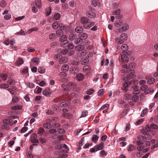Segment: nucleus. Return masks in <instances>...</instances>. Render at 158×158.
<instances>
[{"label":"nucleus","instance_id":"nucleus-6","mask_svg":"<svg viewBox=\"0 0 158 158\" xmlns=\"http://www.w3.org/2000/svg\"><path fill=\"white\" fill-rule=\"evenodd\" d=\"M31 141L32 143H38L39 140L37 139V135L35 133L33 134L31 137Z\"/></svg>","mask_w":158,"mask_h":158},{"label":"nucleus","instance_id":"nucleus-52","mask_svg":"<svg viewBox=\"0 0 158 158\" xmlns=\"http://www.w3.org/2000/svg\"><path fill=\"white\" fill-rule=\"evenodd\" d=\"M51 12V8L50 7H48L46 10V12L47 16H48L50 14Z\"/></svg>","mask_w":158,"mask_h":158},{"label":"nucleus","instance_id":"nucleus-39","mask_svg":"<svg viewBox=\"0 0 158 158\" xmlns=\"http://www.w3.org/2000/svg\"><path fill=\"white\" fill-rule=\"evenodd\" d=\"M22 108V106L20 105L15 106L11 107L12 109L13 110H21Z\"/></svg>","mask_w":158,"mask_h":158},{"label":"nucleus","instance_id":"nucleus-32","mask_svg":"<svg viewBox=\"0 0 158 158\" xmlns=\"http://www.w3.org/2000/svg\"><path fill=\"white\" fill-rule=\"evenodd\" d=\"M35 3L38 8H41V0H35Z\"/></svg>","mask_w":158,"mask_h":158},{"label":"nucleus","instance_id":"nucleus-29","mask_svg":"<svg viewBox=\"0 0 158 158\" xmlns=\"http://www.w3.org/2000/svg\"><path fill=\"white\" fill-rule=\"evenodd\" d=\"M79 62V60L76 58H74L72 61V63L74 65H77L78 64Z\"/></svg>","mask_w":158,"mask_h":158},{"label":"nucleus","instance_id":"nucleus-24","mask_svg":"<svg viewBox=\"0 0 158 158\" xmlns=\"http://www.w3.org/2000/svg\"><path fill=\"white\" fill-rule=\"evenodd\" d=\"M67 86L68 88L70 89H72L74 88L75 86V84L73 82H69L67 85Z\"/></svg>","mask_w":158,"mask_h":158},{"label":"nucleus","instance_id":"nucleus-12","mask_svg":"<svg viewBox=\"0 0 158 158\" xmlns=\"http://www.w3.org/2000/svg\"><path fill=\"white\" fill-rule=\"evenodd\" d=\"M86 15L90 18H94L96 16L95 14L91 11H89L86 13Z\"/></svg>","mask_w":158,"mask_h":158},{"label":"nucleus","instance_id":"nucleus-13","mask_svg":"<svg viewBox=\"0 0 158 158\" xmlns=\"http://www.w3.org/2000/svg\"><path fill=\"white\" fill-rule=\"evenodd\" d=\"M128 47L127 44H123L121 46V49L123 50V54L127 53V51L128 49Z\"/></svg>","mask_w":158,"mask_h":158},{"label":"nucleus","instance_id":"nucleus-34","mask_svg":"<svg viewBox=\"0 0 158 158\" xmlns=\"http://www.w3.org/2000/svg\"><path fill=\"white\" fill-rule=\"evenodd\" d=\"M121 13V10L119 9H118L114 11L112 14L113 15H119Z\"/></svg>","mask_w":158,"mask_h":158},{"label":"nucleus","instance_id":"nucleus-5","mask_svg":"<svg viewBox=\"0 0 158 158\" xmlns=\"http://www.w3.org/2000/svg\"><path fill=\"white\" fill-rule=\"evenodd\" d=\"M132 86L131 90L133 91L134 94H137L140 92V90L139 89V87L137 85H134Z\"/></svg>","mask_w":158,"mask_h":158},{"label":"nucleus","instance_id":"nucleus-64","mask_svg":"<svg viewBox=\"0 0 158 158\" xmlns=\"http://www.w3.org/2000/svg\"><path fill=\"white\" fill-rule=\"evenodd\" d=\"M28 72V68H26L23 69L22 70V73L23 74H25Z\"/></svg>","mask_w":158,"mask_h":158},{"label":"nucleus","instance_id":"nucleus-16","mask_svg":"<svg viewBox=\"0 0 158 158\" xmlns=\"http://www.w3.org/2000/svg\"><path fill=\"white\" fill-rule=\"evenodd\" d=\"M89 21V18L85 17H82L81 19V23L83 24V25L88 23Z\"/></svg>","mask_w":158,"mask_h":158},{"label":"nucleus","instance_id":"nucleus-49","mask_svg":"<svg viewBox=\"0 0 158 158\" xmlns=\"http://www.w3.org/2000/svg\"><path fill=\"white\" fill-rule=\"evenodd\" d=\"M153 92V90L151 88H148L145 90V91H144V92L146 94H148L151 92Z\"/></svg>","mask_w":158,"mask_h":158},{"label":"nucleus","instance_id":"nucleus-27","mask_svg":"<svg viewBox=\"0 0 158 158\" xmlns=\"http://www.w3.org/2000/svg\"><path fill=\"white\" fill-rule=\"evenodd\" d=\"M7 77V75L6 73H3L0 74V77L3 81H5L6 80Z\"/></svg>","mask_w":158,"mask_h":158},{"label":"nucleus","instance_id":"nucleus-22","mask_svg":"<svg viewBox=\"0 0 158 158\" xmlns=\"http://www.w3.org/2000/svg\"><path fill=\"white\" fill-rule=\"evenodd\" d=\"M83 30V28L81 26L77 27L75 29V31L77 33H81Z\"/></svg>","mask_w":158,"mask_h":158},{"label":"nucleus","instance_id":"nucleus-51","mask_svg":"<svg viewBox=\"0 0 158 158\" xmlns=\"http://www.w3.org/2000/svg\"><path fill=\"white\" fill-rule=\"evenodd\" d=\"M85 50L84 49L81 51H79L78 53V55L80 56H82L85 55Z\"/></svg>","mask_w":158,"mask_h":158},{"label":"nucleus","instance_id":"nucleus-17","mask_svg":"<svg viewBox=\"0 0 158 158\" xmlns=\"http://www.w3.org/2000/svg\"><path fill=\"white\" fill-rule=\"evenodd\" d=\"M126 53H125L124 55L121 56V59L122 61L125 62L128 61L129 57L127 56Z\"/></svg>","mask_w":158,"mask_h":158},{"label":"nucleus","instance_id":"nucleus-61","mask_svg":"<svg viewBox=\"0 0 158 158\" xmlns=\"http://www.w3.org/2000/svg\"><path fill=\"white\" fill-rule=\"evenodd\" d=\"M69 6L72 7H74L76 5V3L73 1H71L69 3Z\"/></svg>","mask_w":158,"mask_h":158},{"label":"nucleus","instance_id":"nucleus-43","mask_svg":"<svg viewBox=\"0 0 158 158\" xmlns=\"http://www.w3.org/2000/svg\"><path fill=\"white\" fill-rule=\"evenodd\" d=\"M151 128V129H154L155 130L157 129H158V126L156 124L153 123L150 124Z\"/></svg>","mask_w":158,"mask_h":158},{"label":"nucleus","instance_id":"nucleus-14","mask_svg":"<svg viewBox=\"0 0 158 158\" xmlns=\"http://www.w3.org/2000/svg\"><path fill=\"white\" fill-rule=\"evenodd\" d=\"M76 79L79 81H81L84 78V75L82 74L79 73L76 75Z\"/></svg>","mask_w":158,"mask_h":158},{"label":"nucleus","instance_id":"nucleus-3","mask_svg":"<svg viewBox=\"0 0 158 158\" xmlns=\"http://www.w3.org/2000/svg\"><path fill=\"white\" fill-rule=\"evenodd\" d=\"M135 70L133 69H130L129 72L130 73L127 74L126 76L123 78V80L127 81H129L131 79L134 78L135 77L134 74L135 73Z\"/></svg>","mask_w":158,"mask_h":158},{"label":"nucleus","instance_id":"nucleus-28","mask_svg":"<svg viewBox=\"0 0 158 158\" xmlns=\"http://www.w3.org/2000/svg\"><path fill=\"white\" fill-rule=\"evenodd\" d=\"M82 42V40L80 37L77 38L74 40V43L76 44H81Z\"/></svg>","mask_w":158,"mask_h":158},{"label":"nucleus","instance_id":"nucleus-62","mask_svg":"<svg viewBox=\"0 0 158 158\" xmlns=\"http://www.w3.org/2000/svg\"><path fill=\"white\" fill-rule=\"evenodd\" d=\"M94 91V90L93 89H89L87 90L86 93L87 94H88V95L91 94L93 93Z\"/></svg>","mask_w":158,"mask_h":158},{"label":"nucleus","instance_id":"nucleus-47","mask_svg":"<svg viewBox=\"0 0 158 158\" xmlns=\"http://www.w3.org/2000/svg\"><path fill=\"white\" fill-rule=\"evenodd\" d=\"M67 37L66 35H63L60 38V41L61 42L66 41Z\"/></svg>","mask_w":158,"mask_h":158},{"label":"nucleus","instance_id":"nucleus-42","mask_svg":"<svg viewBox=\"0 0 158 158\" xmlns=\"http://www.w3.org/2000/svg\"><path fill=\"white\" fill-rule=\"evenodd\" d=\"M56 33L57 35L59 37H60L63 34V31L60 30H57Z\"/></svg>","mask_w":158,"mask_h":158},{"label":"nucleus","instance_id":"nucleus-37","mask_svg":"<svg viewBox=\"0 0 158 158\" xmlns=\"http://www.w3.org/2000/svg\"><path fill=\"white\" fill-rule=\"evenodd\" d=\"M135 148V146L132 144H130L127 148L128 151H132Z\"/></svg>","mask_w":158,"mask_h":158},{"label":"nucleus","instance_id":"nucleus-20","mask_svg":"<svg viewBox=\"0 0 158 158\" xmlns=\"http://www.w3.org/2000/svg\"><path fill=\"white\" fill-rule=\"evenodd\" d=\"M79 36L82 40H85L88 37V35L86 33L82 32L79 34Z\"/></svg>","mask_w":158,"mask_h":158},{"label":"nucleus","instance_id":"nucleus-35","mask_svg":"<svg viewBox=\"0 0 158 158\" xmlns=\"http://www.w3.org/2000/svg\"><path fill=\"white\" fill-rule=\"evenodd\" d=\"M44 127L47 129H50L52 127V126L49 123H46L43 124Z\"/></svg>","mask_w":158,"mask_h":158},{"label":"nucleus","instance_id":"nucleus-40","mask_svg":"<svg viewBox=\"0 0 158 158\" xmlns=\"http://www.w3.org/2000/svg\"><path fill=\"white\" fill-rule=\"evenodd\" d=\"M54 16L55 19L58 20L60 18L61 15L59 13H56L55 14Z\"/></svg>","mask_w":158,"mask_h":158},{"label":"nucleus","instance_id":"nucleus-38","mask_svg":"<svg viewBox=\"0 0 158 158\" xmlns=\"http://www.w3.org/2000/svg\"><path fill=\"white\" fill-rule=\"evenodd\" d=\"M69 105V103L68 102H62L59 104V106L61 107H66Z\"/></svg>","mask_w":158,"mask_h":158},{"label":"nucleus","instance_id":"nucleus-54","mask_svg":"<svg viewBox=\"0 0 158 158\" xmlns=\"http://www.w3.org/2000/svg\"><path fill=\"white\" fill-rule=\"evenodd\" d=\"M148 111V109H144L142 111L141 114L140 115V116L142 117H143L144 115L146 114Z\"/></svg>","mask_w":158,"mask_h":158},{"label":"nucleus","instance_id":"nucleus-57","mask_svg":"<svg viewBox=\"0 0 158 158\" xmlns=\"http://www.w3.org/2000/svg\"><path fill=\"white\" fill-rule=\"evenodd\" d=\"M6 5V2L4 0H2L1 2L0 6L2 8H4Z\"/></svg>","mask_w":158,"mask_h":158},{"label":"nucleus","instance_id":"nucleus-15","mask_svg":"<svg viewBox=\"0 0 158 158\" xmlns=\"http://www.w3.org/2000/svg\"><path fill=\"white\" fill-rule=\"evenodd\" d=\"M45 130L43 128L41 127L39 129L37 132L38 135L40 136H42L44 134Z\"/></svg>","mask_w":158,"mask_h":158},{"label":"nucleus","instance_id":"nucleus-19","mask_svg":"<svg viewBox=\"0 0 158 158\" xmlns=\"http://www.w3.org/2000/svg\"><path fill=\"white\" fill-rule=\"evenodd\" d=\"M127 35L126 33H123L120 36V39H121L123 42L127 40Z\"/></svg>","mask_w":158,"mask_h":158},{"label":"nucleus","instance_id":"nucleus-11","mask_svg":"<svg viewBox=\"0 0 158 158\" xmlns=\"http://www.w3.org/2000/svg\"><path fill=\"white\" fill-rule=\"evenodd\" d=\"M68 60V59L67 57L62 56L60 59L59 63L60 64H63L66 63Z\"/></svg>","mask_w":158,"mask_h":158},{"label":"nucleus","instance_id":"nucleus-4","mask_svg":"<svg viewBox=\"0 0 158 158\" xmlns=\"http://www.w3.org/2000/svg\"><path fill=\"white\" fill-rule=\"evenodd\" d=\"M129 28V26L127 24H123L122 26L119 28L118 30L119 32L122 33L123 32L126 31L128 30Z\"/></svg>","mask_w":158,"mask_h":158},{"label":"nucleus","instance_id":"nucleus-60","mask_svg":"<svg viewBox=\"0 0 158 158\" xmlns=\"http://www.w3.org/2000/svg\"><path fill=\"white\" fill-rule=\"evenodd\" d=\"M58 132L60 134H63L65 133V130L63 128H59L57 129Z\"/></svg>","mask_w":158,"mask_h":158},{"label":"nucleus","instance_id":"nucleus-59","mask_svg":"<svg viewBox=\"0 0 158 158\" xmlns=\"http://www.w3.org/2000/svg\"><path fill=\"white\" fill-rule=\"evenodd\" d=\"M58 26L59 25L57 22L54 23L52 25L53 28L55 29H57Z\"/></svg>","mask_w":158,"mask_h":158},{"label":"nucleus","instance_id":"nucleus-58","mask_svg":"<svg viewBox=\"0 0 158 158\" xmlns=\"http://www.w3.org/2000/svg\"><path fill=\"white\" fill-rule=\"evenodd\" d=\"M98 136L97 135H93L91 139L93 141H97L98 140Z\"/></svg>","mask_w":158,"mask_h":158},{"label":"nucleus","instance_id":"nucleus-25","mask_svg":"<svg viewBox=\"0 0 158 158\" xmlns=\"http://www.w3.org/2000/svg\"><path fill=\"white\" fill-rule=\"evenodd\" d=\"M131 95L128 94H125L124 95V98L125 100H129L131 98Z\"/></svg>","mask_w":158,"mask_h":158},{"label":"nucleus","instance_id":"nucleus-31","mask_svg":"<svg viewBox=\"0 0 158 158\" xmlns=\"http://www.w3.org/2000/svg\"><path fill=\"white\" fill-rule=\"evenodd\" d=\"M84 47L83 45H80L76 46L75 48V49L76 51H80L82 50H84Z\"/></svg>","mask_w":158,"mask_h":158},{"label":"nucleus","instance_id":"nucleus-23","mask_svg":"<svg viewBox=\"0 0 158 158\" xmlns=\"http://www.w3.org/2000/svg\"><path fill=\"white\" fill-rule=\"evenodd\" d=\"M155 79L153 77H151L148 78L147 80V83L148 84L151 85L154 83Z\"/></svg>","mask_w":158,"mask_h":158},{"label":"nucleus","instance_id":"nucleus-55","mask_svg":"<svg viewBox=\"0 0 158 158\" xmlns=\"http://www.w3.org/2000/svg\"><path fill=\"white\" fill-rule=\"evenodd\" d=\"M88 112L87 111H85L82 112L81 115V118H83L85 117L88 115Z\"/></svg>","mask_w":158,"mask_h":158},{"label":"nucleus","instance_id":"nucleus-56","mask_svg":"<svg viewBox=\"0 0 158 158\" xmlns=\"http://www.w3.org/2000/svg\"><path fill=\"white\" fill-rule=\"evenodd\" d=\"M145 130L148 131H152L150 125H149L148 124H147L145 126Z\"/></svg>","mask_w":158,"mask_h":158},{"label":"nucleus","instance_id":"nucleus-26","mask_svg":"<svg viewBox=\"0 0 158 158\" xmlns=\"http://www.w3.org/2000/svg\"><path fill=\"white\" fill-rule=\"evenodd\" d=\"M68 40L62 41L60 43V45L62 47L65 48L68 46Z\"/></svg>","mask_w":158,"mask_h":158},{"label":"nucleus","instance_id":"nucleus-9","mask_svg":"<svg viewBox=\"0 0 158 158\" xmlns=\"http://www.w3.org/2000/svg\"><path fill=\"white\" fill-rule=\"evenodd\" d=\"M104 143L103 142H101L95 146V148H96V151L102 150L103 148Z\"/></svg>","mask_w":158,"mask_h":158},{"label":"nucleus","instance_id":"nucleus-46","mask_svg":"<svg viewBox=\"0 0 158 158\" xmlns=\"http://www.w3.org/2000/svg\"><path fill=\"white\" fill-rule=\"evenodd\" d=\"M56 35L54 33H51L49 36V38L52 40H53L55 39Z\"/></svg>","mask_w":158,"mask_h":158},{"label":"nucleus","instance_id":"nucleus-7","mask_svg":"<svg viewBox=\"0 0 158 158\" xmlns=\"http://www.w3.org/2000/svg\"><path fill=\"white\" fill-rule=\"evenodd\" d=\"M89 62V59L88 58L84 57H82L80 60L81 64L82 65H86L88 64Z\"/></svg>","mask_w":158,"mask_h":158},{"label":"nucleus","instance_id":"nucleus-44","mask_svg":"<svg viewBox=\"0 0 158 158\" xmlns=\"http://www.w3.org/2000/svg\"><path fill=\"white\" fill-rule=\"evenodd\" d=\"M76 38V35L74 34L70 35L69 36V40H73Z\"/></svg>","mask_w":158,"mask_h":158},{"label":"nucleus","instance_id":"nucleus-45","mask_svg":"<svg viewBox=\"0 0 158 158\" xmlns=\"http://www.w3.org/2000/svg\"><path fill=\"white\" fill-rule=\"evenodd\" d=\"M15 81L14 79H10L7 81L8 84L10 85H13L15 84Z\"/></svg>","mask_w":158,"mask_h":158},{"label":"nucleus","instance_id":"nucleus-30","mask_svg":"<svg viewBox=\"0 0 158 158\" xmlns=\"http://www.w3.org/2000/svg\"><path fill=\"white\" fill-rule=\"evenodd\" d=\"M38 71L40 73H43L45 72V69L44 67H40L38 68Z\"/></svg>","mask_w":158,"mask_h":158},{"label":"nucleus","instance_id":"nucleus-36","mask_svg":"<svg viewBox=\"0 0 158 158\" xmlns=\"http://www.w3.org/2000/svg\"><path fill=\"white\" fill-rule=\"evenodd\" d=\"M15 34L17 35H25L26 32L24 31L21 29L20 31L17 32Z\"/></svg>","mask_w":158,"mask_h":158},{"label":"nucleus","instance_id":"nucleus-10","mask_svg":"<svg viewBox=\"0 0 158 158\" xmlns=\"http://www.w3.org/2000/svg\"><path fill=\"white\" fill-rule=\"evenodd\" d=\"M43 94L47 96H50L51 95L50 88H48L44 89L43 92Z\"/></svg>","mask_w":158,"mask_h":158},{"label":"nucleus","instance_id":"nucleus-48","mask_svg":"<svg viewBox=\"0 0 158 158\" xmlns=\"http://www.w3.org/2000/svg\"><path fill=\"white\" fill-rule=\"evenodd\" d=\"M105 89H101L99 90L98 93V95L99 96H101L104 93Z\"/></svg>","mask_w":158,"mask_h":158},{"label":"nucleus","instance_id":"nucleus-1","mask_svg":"<svg viewBox=\"0 0 158 158\" xmlns=\"http://www.w3.org/2000/svg\"><path fill=\"white\" fill-rule=\"evenodd\" d=\"M135 83V80H133L129 81H125L123 84L122 89L124 92L127 91L128 87L131 85H134Z\"/></svg>","mask_w":158,"mask_h":158},{"label":"nucleus","instance_id":"nucleus-63","mask_svg":"<svg viewBox=\"0 0 158 158\" xmlns=\"http://www.w3.org/2000/svg\"><path fill=\"white\" fill-rule=\"evenodd\" d=\"M68 52V49L67 48H65L60 51V53L63 55H65Z\"/></svg>","mask_w":158,"mask_h":158},{"label":"nucleus","instance_id":"nucleus-53","mask_svg":"<svg viewBox=\"0 0 158 158\" xmlns=\"http://www.w3.org/2000/svg\"><path fill=\"white\" fill-rule=\"evenodd\" d=\"M68 47L69 49H73L74 48V46L73 43H68Z\"/></svg>","mask_w":158,"mask_h":158},{"label":"nucleus","instance_id":"nucleus-33","mask_svg":"<svg viewBox=\"0 0 158 158\" xmlns=\"http://www.w3.org/2000/svg\"><path fill=\"white\" fill-rule=\"evenodd\" d=\"M138 139L139 140L143 141H146L147 140V138L144 136L139 135L138 137Z\"/></svg>","mask_w":158,"mask_h":158},{"label":"nucleus","instance_id":"nucleus-18","mask_svg":"<svg viewBox=\"0 0 158 158\" xmlns=\"http://www.w3.org/2000/svg\"><path fill=\"white\" fill-rule=\"evenodd\" d=\"M91 67L88 65L85 66L83 69V71L86 73H88L91 69Z\"/></svg>","mask_w":158,"mask_h":158},{"label":"nucleus","instance_id":"nucleus-41","mask_svg":"<svg viewBox=\"0 0 158 158\" xmlns=\"http://www.w3.org/2000/svg\"><path fill=\"white\" fill-rule=\"evenodd\" d=\"M131 98L133 101L136 102L139 100V96L138 95H135L131 97Z\"/></svg>","mask_w":158,"mask_h":158},{"label":"nucleus","instance_id":"nucleus-50","mask_svg":"<svg viewBox=\"0 0 158 158\" xmlns=\"http://www.w3.org/2000/svg\"><path fill=\"white\" fill-rule=\"evenodd\" d=\"M115 41L118 44H122L123 43V41L119 38L117 37L115 39Z\"/></svg>","mask_w":158,"mask_h":158},{"label":"nucleus","instance_id":"nucleus-2","mask_svg":"<svg viewBox=\"0 0 158 158\" xmlns=\"http://www.w3.org/2000/svg\"><path fill=\"white\" fill-rule=\"evenodd\" d=\"M12 120L10 119H5L3 120V124L1 127L2 129L8 130L9 129V125H12L13 124L11 123Z\"/></svg>","mask_w":158,"mask_h":158},{"label":"nucleus","instance_id":"nucleus-21","mask_svg":"<svg viewBox=\"0 0 158 158\" xmlns=\"http://www.w3.org/2000/svg\"><path fill=\"white\" fill-rule=\"evenodd\" d=\"M69 69V66L68 64H64L62 65L61 67V70L65 72L67 71Z\"/></svg>","mask_w":158,"mask_h":158},{"label":"nucleus","instance_id":"nucleus-8","mask_svg":"<svg viewBox=\"0 0 158 158\" xmlns=\"http://www.w3.org/2000/svg\"><path fill=\"white\" fill-rule=\"evenodd\" d=\"M24 63V61L22 58H19L15 61V65L17 67H19Z\"/></svg>","mask_w":158,"mask_h":158}]
</instances>
